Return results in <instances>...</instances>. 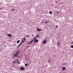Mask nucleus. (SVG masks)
<instances>
[{
	"instance_id": "obj_1",
	"label": "nucleus",
	"mask_w": 73,
	"mask_h": 73,
	"mask_svg": "<svg viewBox=\"0 0 73 73\" xmlns=\"http://www.w3.org/2000/svg\"><path fill=\"white\" fill-rule=\"evenodd\" d=\"M19 51H17L16 52V53H15L14 54V57H16L19 56Z\"/></svg>"
},
{
	"instance_id": "obj_2",
	"label": "nucleus",
	"mask_w": 73,
	"mask_h": 73,
	"mask_svg": "<svg viewBox=\"0 0 73 73\" xmlns=\"http://www.w3.org/2000/svg\"><path fill=\"white\" fill-rule=\"evenodd\" d=\"M25 42L23 40L21 41V42L18 45V46H20V45L21 44H23V43H24Z\"/></svg>"
},
{
	"instance_id": "obj_3",
	"label": "nucleus",
	"mask_w": 73,
	"mask_h": 73,
	"mask_svg": "<svg viewBox=\"0 0 73 73\" xmlns=\"http://www.w3.org/2000/svg\"><path fill=\"white\" fill-rule=\"evenodd\" d=\"M46 42V40H44L43 41V44H45Z\"/></svg>"
},
{
	"instance_id": "obj_4",
	"label": "nucleus",
	"mask_w": 73,
	"mask_h": 73,
	"mask_svg": "<svg viewBox=\"0 0 73 73\" xmlns=\"http://www.w3.org/2000/svg\"><path fill=\"white\" fill-rule=\"evenodd\" d=\"M20 69L21 70H24L25 68L24 67H21L20 68Z\"/></svg>"
},
{
	"instance_id": "obj_5",
	"label": "nucleus",
	"mask_w": 73,
	"mask_h": 73,
	"mask_svg": "<svg viewBox=\"0 0 73 73\" xmlns=\"http://www.w3.org/2000/svg\"><path fill=\"white\" fill-rule=\"evenodd\" d=\"M33 40H32L29 43H28V44H32V42H33Z\"/></svg>"
},
{
	"instance_id": "obj_6",
	"label": "nucleus",
	"mask_w": 73,
	"mask_h": 73,
	"mask_svg": "<svg viewBox=\"0 0 73 73\" xmlns=\"http://www.w3.org/2000/svg\"><path fill=\"white\" fill-rule=\"evenodd\" d=\"M38 42V40L37 39H36L34 41V42L36 43V42Z\"/></svg>"
},
{
	"instance_id": "obj_7",
	"label": "nucleus",
	"mask_w": 73,
	"mask_h": 73,
	"mask_svg": "<svg viewBox=\"0 0 73 73\" xmlns=\"http://www.w3.org/2000/svg\"><path fill=\"white\" fill-rule=\"evenodd\" d=\"M7 35L9 36V37H11V35L10 34L8 33Z\"/></svg>"
},
{
	"instance_id": "obj_8",
	"label": "nucleus",
	"mask_w": 73,
	"mask_h": 73,
	"mask_svg": "<svg viewBox=\"0 0 73 73\" xmlns=\"http://www.w3.org/2000/svg\"><path fill=\"white\" fill-rule=\"evenodd\" d=\"M37 31H38H38H41V29H39L38 28H37Z\"/></svg>"
},
{
	"instance_id": "obj_9",
	"label": "nucleus",
	"mask_w": 73,
	"mask_h": 73,
	"mask_svg": "<svg viewBox=\"0 0 73 73\" xmlns=\"http://www.w3.org/2000/svg\"><path fill=\"white\" fill-rule=\"evenodd\" d=\"M62 69L63 70H65V67H63L62 68Z\"/></svg>"
},
{
	"instance_id": "obj_10",
	"label": "nucleus",
	"mask_w": 73,
	"mask_h": 73,
	"mask_svg": "<svg viewBox=\"0 0 73 73\" xmlns=\"http://www.w3.org/2000/svg\"><path fill=\"white\" fill-rule=\"evenodd\" d=\"M52 12H53L52 11H50L49 12L50 14H52Z\"/></svg>"
},
{
	"instance_id": "obj_11",
	"label": "nucleus",
	"mask_w": 73,
	"mask_h": 73,
	"mask_svg": "<svg viewBox=\"0 0 73 73\" xmlns=\"http://www.w3.org/2000/svg\"><path fill=\"white\" fill-rule=\"evenodd\" d=\"M24 41H25V40H26V38H25L24 37V38L23 40Z\"/></svg>"
},
{
	"instance_id": "obj_12",
	"label": "nucleus",
	"mask_w": 73,
	"mask_h": 73,
	"mask_svg": "<svg viewBox=\"0 0 73 73\" xmlns=\"http://www.w3.org/2000/svg\"><path fill=\"white\" fill-rule=\"evenodd\" d=\"M20 42V40H19L18 41H17V43L18 44V43H19Z\"/></svg>"
},
{
	"instance_id": "obj_13",
	"label": "nucleus",
	"mask_w": 73,
	"mask_h": 73,
	"mask_svg": "<svg viewBox=\"0 0 73 73\" xmlns=\"http://www.w3.org/2000/svg\"><path fill=\"white\" fill-rule=\"evenodd\" d=\"M60 43H58V46H60Z\"/></svg>"
},
{
	"instance_id": "obj_14",
	"label": "nucleus",
	"mask_w": 73,
	"mask_h": 73,
	"mask_svg": "<svg viewBox=\"0 0 73 73\" xmlns=\"http://www.w3.org/2000/svg\"><path fill=\"white\" fill-rule=\"evenodd\" d=\"M13 62H14V63H16V60H14Z\"/></svg>"
},
{
	"instance_id": "obj_15",
	"label": "nucleus",
	"mask_w": 73,
	"mask_h": 73,
	"mask_svg": "<svg viewBox=\"0 0 73 73\" xmlns=\"http://www.w3.org/2000/svg\"><path fill=\"white\" fill-rule=\"evenodd\" d=\"M28 65V63H27V64L25 65V66H27V65Z\"/></svg>"
},
{
	"instance_id": "obj_16",
	"label": "nucleus",
	"mask_w": 73,
	"mask_h": 73,
	"mask_svg": "<svg viewBox=\"0 0 73 73\" xmlns=\"http://www.w3.org/2000/svg\"><path fill=\"white\" fill-rule=\"evenodd\" d=\"M71 48H73V45H72L70 46Z\"/></svg>"
},
{
	"instance_id": "obj_17",
	"label": "nucleus",
	"mask_w": 73,
	"mask_h": 73,
	"mask_svg": "<svg viewBox=\"0 0 73 73\" xmlns=\"http://www.w3.org/2000/svg\"><path fill=\"white\" fill-rule=\"evenodd\" d=\"M47 23H48V22H47V21H45V24H47Z\"/></svg>"
},
{
	"instance_id": "obj_18",
	"label": "nucleus",
	"mask_w": 73,
	"mask_h": 73,
	"mask_svg": "<svg viewBox=\"0 0 73 73\" xmlns=\"http://www.w3.org/2000/svg\"><path fill=\"white\" fill-rule=\"evenodd\" d=\"M56 28H57L58 27L57 25H56Z\"/></svg>"
},
{
	"instance_id": "obj_19",
	"label": "nucleus",
	"mask_w": 73,
	"mask_h": 73,
	"mask_svg": "<svg viewBox=\"0 0 73 73\" xmlns=\"http://www.w3.org/2000/svg\"><path fill=\"white\" fill-rule=\"evenodd\" d=\"M48 62H50V59H49Z\"/></svg>"
},
{
	"instance_id": "obj_20",
	"label": "nucleus",
	"mask_w": 73,
	"mask_h": 73,
	"mask_svg": "<svg viewBox=\"0 0 73 73\" xmlns=\"http://www.w3.org/2000/svg\"><path fill=\"white\" fill-rule=\"evenodd\" d=\"M36 37H35L33 39V41L34 40H35V39H36Z\"/></svg>"
},
{
	"instance_id": "obj_21",
	"label": "nucleus",
	"mask_w": 73,
	"mask_h": 73,
	"mask_svg": "<svg viewBox=\"0 0 73 73\" xmlns=\"http://www.w3.org/2000/svg\"><path fill=\"white\" fill-rule=\"evenodd\" d=\"M11 10L12 11H15V9H12Z\"/></svg>"
},
{
	"instance_id": "obj_22",
	"label": "nucleus",
	"mask_w": 73,
	"mask_h": 73,
	"mask_svg": "<svg viewBox=\"0 0 73 73\" xmlns=\"http://www.w3.org/2000/svg\"><path fill=\"white\" fill-rule=\"evenodd\" d=\"M44 21H42V23H44Z\"/></svg>"
},
{
	"instance_id": "obj_23",
	"label": "nucleus",
	"mask_w": 73,
	"mask_h": 73,
	"mask_svg": "<svg viewBox=\"0 0 73 73\" xmlns=\"http://www.w3.org/2000/svg\"><path fill=\"white\" fill-rule=\"evenodd\" d=\"M18 64H20V62H18Z\"/></svg>"
},
{
	"instance_id": "obj_24",
	"label": "nucleus",
	"mask_w": 73,
	"mask_h": 73,
	"mask_svg": "<svg viewBox=\"0 0 73 73\" xmlns=\"http://www.w3.org/2000/svg\"><path fill=\"white\" fill-rule=\"evenodd\" d=\"M17 61H19V60L17 59Z\"/></svg>"
},
{
	"instance_id": "obj_25",
	"label": "nucleus",
	"mask_w": 73,
	"mask_h": 73,
	"mask_svg": "<svg viewBox=\"0 0 73 73\" xmlns=\"http://www.w3.org/2000/svg\"><path fill=\"white\" fill-rule=\"evenodd\" d=\"M53 57H55V56H53Z\"/></svg>"
},
{
	"instance_id": "obj_26",
	"label": "nucleus",
	"mask_w": 73,
	"mask_h": 73,
	"mask_svg": "<svg viewBox=\"0 0 73 73\" xmlns=\"http://www.w3.org/2000/svg\"><path fill=\"white\" fill-rule=\"evenodd\" d=\"M36 37H38V36H36Z\"/></svg>"
},
{
	"instance_id": "obj_27",
	"label": "nucleus",
	"mask_w": 73,
	"mask_h": 73,
	"mask_svg": "<svg viewBox=\"0 0 73 73\" xmlns=\"http://www.w3.org/2000/svg\"><path fill=\"white\" fill-rule=\"evenodd\" d=\"M21 20V19H19V20Z\"/></svg>"
}]
</instances>
